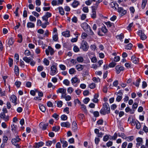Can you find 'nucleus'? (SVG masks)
<instances>
[{"mask_svg":"<svg viewBox=\"0 0 148 148\" xmlns=\"http://www.w3.org/2000/svg\"><path fill=\"white\" fill-rule=\"evenodd\" d=\"M79 2L77 1H75L72 4V5L74 8L77 7L79 5Z\"/></svg>","mask_w":148,"mask_h":148,"instance_id":"24","label":"nucleus"},{"mask_svg":"<svg viewBox=\"0 0 148 148\" xmlns=\"http://www.w3.org/2000/svg\"><path fill=\"white\" fill-rule=\"evenodd\" d=\"M8 138L7 136H3V143H7V142Z\"/></svg>","mask_w":148,"mask_h":148,"instance_id":"46","label":"nucleus"},{"mask_svg":"<svg viewBox=\"0 0 148 148\" xmlns=\"http://www.w3.org/2000/svg\"><path fill=\"white\" fill-rule=\"evenodd\" d=\"M134 125H136V128L137 129H139L140 128V123L138 121H136L134 122Z\"/></svg>","mask_w":148,"mask_h":148,"instance_id":"28","label":"nucleus"},{"mask_svg":"<svg viewBox=\"0 0 148 148\" xmlns=\"http://www.w3.org/2000/svg\"><path fill=\"white\" fill-rule=\"evenodd\" d=\"M17 97L15 95H11L10 97V100L11 101L12 103H14L15 105H16L17 104Z\"/></svg>","mask_w":148,"mask_h":148,"instance_id":"14","label":"nucleus"},{"mask_svg":"<svg viewBox=\"0 0 148 148\" xmlns=\"http://www.w3.org/2000/svg\"><path fill=\"white\" fill-rule=\"evenodd\" d=\"M8 43L9 45H12L13 43V40L12 38H10L8 41Z\"/></svg>","mask_w":148,"mask_h":148,"instance_id":"61","label":"nucleus"},{"mask_svg":"<svg viewBox=\"0 0 148 148\" xmlns=\"http://www.w3.org/2000/svg\"><path fill=\"white\" fill-rule=\"evenodd\" d=\"M39 108L40 110L43 112H45L46 110V108L44 106L42 105H39Z\"/></svg>","mask_w":148,"mask_h":148,"instance_id":"34","label":"nucleus"},{"mask_svg":"<svg viewBox=\"0 0 148 148\" xmlns=\"http://www.w3.org/2000/svg\"><path fill=\"white\" fill-rule=\"evenodd\" d=\"M77 60L79 62H82L84 61V59L82 57L79 56L77 58Z\"/></svg>","mask_w":148,"mask_h":148,"instance_id":"40","label":"nucleus"},{"mask_svg":"<svg viewBox=\"0 0 148 148\" xmlns=\"http://www.w3.org/2000/svg\"><path fill=\"white\" fill-rule=\"evenodd\" d=\"M57 73L56 66L55 65H52L51 67L50 74L53 76L56 74Z\"/></svg>","mask_w":148,"mask_h":148,"instance_id":"5","label":"nucleus"},{"mask_svg":"<svg viewBox=\"0 0 148 148\" xmlns=\"http://www.w3.org/2000/svg\"><path fill=\"white\" fill-rule=\"evenodd\" d=\"M138 106V103H134L132 105V108L133 109H136L137 108Z\"/></svg>","mask_w":148,"mask_h":148,"instance_id":"62","label":"nucleus"},{"mask_svg":"<svg viewBox=\"0 0 148 148\" xmlns=\"http://www.w3.org/2000/svg\"><path fill=\"white\" fill-rule=\"evenodd\" d=\"M131 60L134 63L137 64L138 62V59L136 58L134 56H133L131 57Z\"/></svg>","mask_w":148,"mask_h":148,"instance_id":"16","label":"nucleus"},{"mask_svg":"<svg viewBox=\"0 0 148 148\" xmlns=\"http://www.w3.org/2000/svg\"><path fill=\"white\" fill-rule=\"evenodd\" d=\"M59 66L60 69L62 70H64L66 69L65 66L63 64H60L59 65Z\"/></svg>","mask_w":148,"mask_h":148,"instance_id":"57","label":"nucleus"},{"mask_svg":"<svg viewBox=\"0 0 148 148\" xmlns=\"http://www.w3.org/2000/svg\"><path fill=\"white\" fill-rule=\"evenodd\" d=\"M43 62L46 66H48L49 64V62L47 58H45L44 59Z\"/></svg>","mask_w":148,"mask_h":148,"instance_id":"38","label":"nucleus"},{"mask_svg":"<svg viewBox=\"0 0 148 148\" xmlns=\"http://www.w3.org/2000/svg\"><path fill=\"white\" fill-rule=\"evenodd\" d=\"M98 97V95L97 94H95L94 96V98L92 100V101L95 103H97L98 102V100L97 98Z\"/></svg>","mask_w":148,"mask_h":148,"instance_id":"29","label":"nucleus"},{"mask_svg":"<svg viewBox=\"0 0 148 148\" xmlns=\"http://www.w3.org/2000/svg\"><path fill=\"white\" fill-rule=\"evenodd\" d=\"M103 120L100 119L97 122V123L99 125H101L103 124Z\"/></svg>","mask_w":148,"mask_h":148,"instance_id":"63","label":"nucleus"},{"mask_svg":"<svg viewBox=\"0 0 148 148\" xmlns=\"http://www.w3.org/2000/svg\"><path fill=\"white\" fill-rule=\"evenodd\" d=\"M132 47V45L131 43L127 45L125 47V49L127 50L130 49Z\"/></svg>","mask_w":148,"mask_h":148,"instance_id":"41","label":"nucleus"},{"mask_svg":"<svg viewBox=\"0 0 148 148\" xmlns=\"http://www.w3.org/2000/svg\"><path fill=\"white\" fill-rule=\"evenodd\" d=\"M18 42L19 43H21L23 40L22 35L21 34H18Z\"/></svg>","mask_w":148,"mask_h":148,"instance_id":"44","label":"nucleus"},{"mask_svg":"<svg viewBox=\"0 0 148 148\" xmlns=\"http://www.w3.org/2000/svg\"><path fill=\"white\" fill-rule=\"evenodd\" d=\"M71 82L73 85L75 83H79L80 82L79 79L76 77L72 78L71 80Z\"/></svg>","mask_w":148,"mask_h":148,"instance_id":"11","label":"nucleus"},{"mask_svg":"<svg viewBox=\"0 0 148 148\" xmlns=\"http://www.w3.org/2000/svg\"><path fill=\"white\" fill-rule=\"evenodd\" d=\"M74 90V89L72 87H69L67 90L68 92L70 94H71Z\"/></svg>","mask_w":148,"mask_h":148,"instance_id":"42","label":"nucleus"},{"mask_svg":"<svg viewBox=\"0 0 148 148\" xmlns=\"http://www.w3.org/2000/svg\"><path fill=\"white\" fill-rule=\"evenodd\" d=\"M61 143L62 144V147L63 148L66 147H67L68 145V143L66 141L64 140H61Z\"/></svg>","mask_w":148,"mask_h":148,"instance_id":"37","label":"nucleus"},{"mask_svg":"<svg viewBox=\"0 0 148 148\" xmlns=\"http://www.w3.org/2000/svg\"><path fill=\"white\" fill-rule=\"evenodd\" d=\"M0 117L2 119H4L5 121H8L9 119L8 116H6L4 112H2L0 114Z\"/></svg>","mask_w":148,"mask_h":148,"instance_id":"12","label":"nucleus"},{"mask_svg":"<svg viewBox=\"0 0 148 148\" xmlns=\"http://www.w3.org/2000/svg\"><path fill=\"white\" fill-rule=\"evenodd\" d=\"M118 12L121 16H123L125 14L127 13V10L123 9L121 7L119 8L118 9Z\"/></svg>","mask_w":148,"mask_h":148,"instance_id":"6","label":"nucleus"},{"mask_svg":"<svg viewBox=\"0 0 148 148\" xmlns=\"http://www.w3.org/2000/svg\"><path fill=\"white\" fill-rule=\"evenodd\" d=\"M63 83L66 86H69L70 84V82L68 79H65L63 80Z\"/></svg>","mask_w":148,"mask_h":148,"instance_id":"33","label":"nucleus"},{"mask_svg":"<svg viewBox=\"0 0 148 148\" xmlns=\"http://www.w3.org/2000/svg\"><path fill=\"white\" fill-rule=\"evenodd\" d=\"M90 101L88 98H86L83 100V102L85 104H87Z\"/></svg>","mask_w":148,"mask_h":148,"instance_id":"60","label":"nucleus"},{"mask_svg":"<svg viewBox=\"0 0 148 148\" xmlns=\"http://www.w3.org/2000/svg\"><path fill=\"white\" fill-rule=\"evenodd\" d=\"M66 93L64 95L61 96V98H65L66 101L70 100L71 99V97L69 95L66 96Z\"/></svg>","mask_w":148,"mask_h":148,"instance_id":"18","label":"nucleus"},{"mask_svg":"<svg viewBox=\"0 0 148 148\" xmlns=\"http://www.w3.org/2000/svg\"><path fill=\"white\" fill-rule=\"evenodd\" d=\"M27 27L28 28H34L35 27V24L31 22H28L27 23Z\"/></svg>","mask_w":148,"mask_h":148,"instance_id":"22","label":"nucleus"},{"mask_svg":"<svg viewBox=\"0 0 148 148\" xmlns=\"http://www.w3.org/2000/svg\"><path fill=\"white\" fill-rule=\"evenodd\" d=\"M19 58V57L18 55V54H15L14 55V58L15 60V61H16V63L18 62Z\"/></svg>","mask_w":148,"mask_h":148,"instance_id":"52","label":"nucleus"},{"mask_svg":"<svg viewBox=\"0 0 148 148\" xmlns=\"http://www.w3.org/2000/svg\"><path fill=\"white\" fill-rule=\"evenodd\" d=\"M127 140L130 142L132 141L134 139V137L133 136H130L126 137Z\"/></svg>","mask_w":148,"mask_h":148,"instance_id":"45","label":"nucleus"},{"mask_svg":"<svg viewBox=\"0 0 148 148\" xmlns=\"http://www.w3.org/2000/svg\"><path fill=\"white\" fill-rule=\"evenodd\" d=\"M66 89L63 88H59L57 90V94L60 93L62 94L61 96L64 95L66 93Z\"/></svg>","mask_w":148,"mask_h":148,"instance_id":"8","label":"nucleus"},{"mask_svg":"<svg viewBox=\"0 0 148 148\" xmlns=\"http://www.w3.org/2000/svg\"><path fill=\"white\" fill-rule=\"evenodd\" d=\"M105 24L107 25L108 27H110L112 26H114V24L113 23H111L109 21L105 22Z\"/></svg>","mask_w":148,"mask_h":148,"instance_id":"23","label":"nucleus"},{"mask_svg":"<svg viewBox=\"0 0 148 148\" xmlns=\"http://www.w3.org/2000/svg\"><path fill=\"white\" fill-rule=\"evenodd\" d=\"M44 143L42 142H40L38 143H36L34 147L36 148H39L43 145Z\"/></svg>","mask_w":148,"mask_h":148,"instance_id":"17","label":"nucleus"},{"mask_svg":"<svg viewBox=\"0 0 148 148\" xmlns=\"http://www.w3.org/2000/svg\"><path fill=\"white\" fill-rule=\"evenodd\" d=\"M60 128V127L58 126L53 127L52 128V130L55 132H57L59 130Z\"/></svg>","mask_w":148,"mask_h":148,"instance_id":"48","label":"nucleus"},{"mask_svg":"<svg viewBox=\"0 0 148 148\" xmlns=\"http://www.w3.org/2000/svg\"><path fill=\"white\" fill-rule=\"evenodd\" d=\"M62 35L65 37H69L70 36V32L69 31L63 32L62 33Z\"/></svg>","mask_w":148,"mask_h":148,"instance_id":"20","label":"nucleus"},{"mask_svg":"<svg viewBox=\"0 0 148 148\" xmlns=\"http://www.w3.org/2000/svg\"><path fill=\"white\" fill-rule=\"evenodd\" d=\"M127 144V143L126 142L123 143L122 145V148H126Z\"/></svg>","mask_w":148,"mask_h":148,"instance_id":"64","label":"nucleus"},{"mask_svg":"<svg viewBox=\"0 0 148 148\" xmlns=\"http://www.w3.org/2000/svg\"><path fill=\"white\" fill-rule=\"evenodd\" d=\"M21 140V139L19 138L18 136H16L15 138L12 139L11 142L12 144L15 145L17 148H19L20 146L19 145L16 143L19 142Z\"/></svg>","mask_w":148,"mask_h":148,"instance_id":"3","label":"nucleus"},{"mask_svg":"<svg viewBox=\"0 0 148 148\" xmlns=\"http://www.w3.org/2000/svg\"><path fill=\"white\" fill-rule=\"evenodd\" d=\"M110 5L111 7L116 9V5H117V6H118V5L115 2H112L110 3Z\"/></svg>","mask_w":148,"mask_h":148,"instance_id":"26","label":"nucleus"},{"mask_svg":"<svg viewBox=\"0 0 148 148\" xmlns=\"http://www.w3.org/2000/svg\"><path fill=\"white\" fill-rule=\"evenodd\" d=\"M138 34L140 37L141 39L142 40H145L147 38L146 36L143 32L141 30H139L138 32Z\"/></svg>","mask_w":148,"mask_h":148,"instance_id":"9","label":"nucleus"},{"mask_svg":"<svg viewBox=\"0 0 148 148\" xmlns=\"http://www.w3.org/2000/svg\"><path fill=\"white\" fill-rule=\"evenodd\" d=\"M76 68L78 71H81L84 69V66L81 64H78L76 66Z\"/></svg>","mask_w":148,"mask_h":148,"instance_id":"19","label":"nucleus"},{"mask_svg":"<svg viewBox=\"0 0 148 148\" xmlns=\"http://www.w3.org/2000/svg\"><path fill=\"white\" fill-rule=\"evenodd\" d=\"M62 105V102L61 101H59L57 103V106L59 107H61Z\"/></svg>","mask_w":148,"mask_h":148,"instance_id":"56","label":"nucleus"},{"mask_svg":"<svg viewBox=\"0 0 148 148\" xmlns=\"http://www.w3.org/2000/svg\"><path fill=\"white\" fill-rule=\"evenodd\" d=\"M29 20L32 22H35L36 21V17L32 15H30L29 17Z\"/></svg>","mask_w":148,"mask_h":148,"instance_id":"31","label":"nucleus"},{"mask_svg":"<svg viewBox=\"0 0 148 148\" xmlns=\"http://www.w3.org/2000/svg\"><path fill=\"white\" fill-rule=\"evenodd\" d=\"M48 49L49 51V52L50 53V54L51 55H52L53 54L54 52V51L52 48L50 46H49L48 47Z\"/></svg>","mask_w":148,"mask_h":148,"instance_id":"25","label":"nucleus"},{"mask_svg":"<svg viewBox=\"0 0 148 148\" xmlns=\"http://www.w3.org/2000/svg\"><path fill=\"white\" fill-rule=\"evenodd\" d=\"M81 108L82 110L84 112H86L87 111V109L86 108V106L83 104H81Z\"/></svg>","mask_w":148,"mask_h":148,"instance_id":"36","label":"nucleus"},{"mask_svg":"<svg viewBox=\"0 0 148 148\" xmlns=\"http://www.w3.org/2000/svg\"><path fill=\"white\" fill-rule=\"evenodd\" d=\"M89 46L87 43L84 40L82 41L81 43V48L84 51H87L88 48Z\"/></svg>","mask_w":148,"mask_h":148,"instance_id":"4","label":"nucleus"},{"mask_svg":"<svg viewBox=\"0 0 148 148\" xmlns=\"http://www.w3.org/2000/svg\"><path fill=\"white\" fill-rule=\"evenodd\" d=\"M147 2V0H143L141 5V7L143 9H144L145 7Z\"/></svg>","mask_w":148,"mask_h":148,"instance_id":"32","label":"nucleus"},{"mask_svg":"<svg viewBox=\"0 0 148 148\" xmlns=\"http://www.w3.org/2000/svg\"><path fill=\"white\" fill-rule=\"evenodd\" d=\"M53 40L55 41H57L58 40V35L57 34H55L53 36Z\"/></svg>","mask_w":148,"mask_h":148,"instance_id":"47","label":"nucleus"},{"mask_svg":"<svg viewBox=\"0 0 148 148\" xmlns=\"http://www.w3.org/2000/svg\"><path fill=\"white\" fill-rule=\"evenodd\" d=\"M61 125L62 127H69L71 126L70 124L68 122L61 123Z\"/></svg>","mask_w":148,"mask_h":148,"instance_id":"15","label":"nucleus"},{"mask_svg":"<svg viewBox=\"0 0 148 148\" xmlns=\"http://www.w3.org/2000/svg\"><path fill=\"white\" fill-rule=\"evenodd\" d=\"M76 71L74 68H72L69 70V73L70 74L72 75L75 74Z\"/></svg>","mask_w":148,"mask_h":148,"instance_id":"35","label":"nucleus"},{"mask_svg":"<svg viewBox=\"0 0 148 148\" xmlns=\"http://www.w3.org/2000/svg\"><path fill=\"white\" fill-rule=\"evenodd\" d=\"M67 116L65 114H63L61 116V119L63 121L66 120L67 119Z\"/></svg>","mask_w":148,"mask_h":148,"instance_id":"50","label":"nucleus"},{"mask_svg":"<svg viewBox=\"0 0 148 148\" xmlns=\"http://www.w3.org/2000/svg\"><path fill=\"white\" fill-rule=\"evenodd\" d=\"M13 60L12 59L9 58L8 60V63L10 67H11L13 64Z\"/></svg>","mask_w":148,"mask_h":148,"instance_id":"43","label":"nucleus"},{"mask_svg":"<svg viewBox=\"0 0 148 148\" xmlns=\"http://www.w3.org/2000/svg\"><path fill=\"white\" fill-rule=\"evenodd\" d=\"M116 64V63L114 62H112L110 63L109 65V66L110 67H114Z\"/></svg>","mask_w":148,"mask_h":148,"instance_id":"53","label":"nucleus"},{"mask_svg":"<svg viewBox=\"0 0 148 148\" xmlns=\"http://www.w3.org/2000/svg\"><path fill=\"white\" fill-rule=\"evenodd\" d=\"M72 129L74 131H75L77 128V125L75 122H73L72 124Z\"/></svg>","mask_w":148,"mask_h":148,"instance_id":"21","label":"nucleus"},{"mask_svg":"<svg viewBox=\"0 0 148 148\" xmlns=\"http://www.w3.org/2000/svg\"><path fill=\"white\" fill-rule=\"evenodd\" d=\"M110 109L109 104L105 103L103 104L102 108L100 111V113L102 114L105 115L110 113Z\"/></svg>","mask_w":148,"mask_h":148,"instance_id":"1","label":"nucleus"},{"mask_svg":"<svg viewBox=\"0 0 148 148\" xmlns=\"http://www.w3.org/2000/svg\"><path fill=\"white\" fill-rule=\"evenodd\" d=\"M129 10L131 13L132 14L134 13L135 10L134 7L133 6L130 7V8Z\"/></svg>","mask_w":148,"mask_h":148,"instance_id":"55","label":"nucleus"},{"mask_svg":"<svg viewBox=\"0 0 148 148\" xmlns=\"http://www.w3.org/2000/svg\"><path fill=\"white\" fill-rule=\"evenodd\" d=\"M59 11L60 13L62 15L64 14V12L63 9L61 7L58 8Z\"/></svg>","mask_w":148,"mask_h":148,"instance_id":"27","label":"nucleus"},{"mask_svg":"<svg viewBox=\"0 0 148 148\" xmlns=\"http://www.w3.org/2000/svg\"><path fill=\"white\" fill-rule=\"evenodd\" d=\"M116 72L117 74L120 73L121 71L124 70V68L123 67L119 65H117L115 67Z\"/></svg>","mask_w":148,"mask_h":148,"instance_id":"10","label":"nucleus"},{"mask_svg":"<svg viewBox=\"0 0 148 148\" xmlns=\"http://www.w3.org/2000/svg\"><path fill=\"white\" fill-rule=\"evenodd\" d=\"M81 26L85 31H88V29L90 28V26L85 22L82 23Z\"/></svg>","mask_w":148,"mask_h":148,"instance_id":"13","label":"nucleus"},{"mask_svg":"<svg viewBox=\"0 0 148 148\" xmlns=\"http://www.w3.org/2000/svg\"><path fill=\"white\" fill-rule=\"evenodd\" d=\"M101 30L102 32L104 33H106L108 31V30L106 29V27L104 25L101 28Z\"/></svg>","mask_w":148,"mask_h":148,"instance_id":"39","label":"nucleus"},{"mask_svg":"<svg viewBox=\"0 0 148 148\" xmlns=\"http://www.w3.org/2000/svg\"><path fill=\"white\" fill-rule=\"evenodd\" d=\"M73 50L75 52H78L79 51V48L77 46H74Z\"/></svg>","mask_w":148,"mask_h":148,"instance_id":"51","label":"nucleus"},{"mask_svg":"<svg viewBox=\"0 0 148 148\" xmlns=\"http://www.w3.org/2000/svg\"><path fill=\"white\" fill-rule=\"evenodd\" d=\"M124 35L123 34H121L117 36V38L120 40H121L124 38Z\"/></svg>","mask_w":148,"mask_h":148,"instance_id":"58","label":"nucleus"},{"mask_svg":"<svg viewBox=\"0 0 148 148\" xmlns=\"http://www.w3.org/2000/svg\"><path fill=\"white\" fill-rule=\"evenodd\" d=\"M89 87L91 89H94L96 87V85L94 83H91L89 85Z\"/></svg>","mask_w":148,"mask_h":148,"instance_id":"59","label":"nucleus"},{"mask_svg":"<svg viewBox=\"0 0 148 148\" xmlns=\"http://www.w3.org/2000/svg\"><path fill=\"white\" fill-rule=\"evenodd\" d=\"M21 84V82L19 81H16L15 83V85L17 88H19Z\"/></svg>","mask_w":148,"mask_h":148,"instance_id":"49","label":"nucleus"},{"mask_svg":"<svg viewBox=\"0 0 148 148\" xmlns=\"http://www.w3.org/2000/svg\"><path fill=\"white\" fill-rule=\"evenodd\" d=\"M23 60L27 63H30V64L32 66H34L35 64V62L32 58L30 57L28 58L27 57H25L23 58Z\"/></svg>","mask_w":148,"mask_h":148,"instance_id":"2","label":"nucleus"},{"mask_svg":"<svg viewBox=\"0 0 148 148\" xmlns=\"http://www.w3.org/2000/svg\"><path fill=\"white\" fill-rule=\"evenodd\" d=\"M14 71L16 75H18L19 71V68L16 66H15L14 67Z\"/></svg>","mask_w":148,"mask_h":148,"instance_id":"30","label":"nucleus"},{"mask_svg":"<svg viewBox=\"0 0 148 148\" xmlns=\"http://www.w3.org/2000/svg\"><path fill=\"white\" fill-rule=\"evenodd\" d=\"M136 140L137 142L136 143V147H138L143 143V139L141 138L138 137L136 138Z\"/></svg>","mask_w":148,"mask_h":148,"instance_id":"7","label":"nucleus"},{"mask_svg":"<svg viewBox=\"0 0 148 148\" xmlns=\"http://www.w3.org/2000/svg\"><path fill=\"white\" fill-rule=\"evenodd\" d=\"M82 10L85 13H88L89 12L88 8L87 7H85L83 8Z\"/></svg>","mask_w":148,"mask_h":148,"instance_id":"54","label":"nucleus"}]
</instances>
